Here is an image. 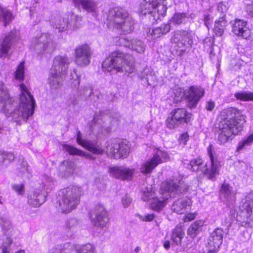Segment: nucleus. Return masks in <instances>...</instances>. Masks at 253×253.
Wrapping results in <instances>:
<instances>
[{
    "mask_svg": "<svg viewBox=\"0 0 253 253\" xmlns=\"http://www.w3.org/2000/svg\"><path fill=\"white\" fill-rule=\"evenodd\" d=\"M21 94L18 103L10 97L7 87L0 83V111L7 117H11L17 124L26 122L29 117L34 113L36 102L27 87L20 85Z\"/></svg>",
    "mask_w": 253,
    "mask_h": 253,
    "instance_id": "1",
    "label": "nucleus"
},
{
    "mask_svg": "<svg viewBox=\"0 0 253 253\" xmlns=\"http://www.w3.org/2000/svg\"><path fill=\"white\" fill-rule=\"evenodd\" d=\"M102 68L106 71L130 74L134 69V60L123 52H112L102 62Z\"/></svg>",
    "mask_w": 253,
    "mask_h": 253,
    "instance_id": "2",
    "label": "nucleus"
},
{
    "mask_svg": "<svg viewBox=\"0 0 253 253\" xmlns=\"http://www.w3.org/2000/svg\"><path fill=\"white\" fill-rule=\"evenodd\" d=\"M107 19L109 27L121 34H129L134 29V21L124 8H112L109 11Z\"/></svg>",
    "mask_w": 253,
    "mask_h": 253,
    "instance_id": "3",
    "label": "nucleus"
},
{
    "mask_svg": "<svg viewBox=\"0 0 253 253\" xmlns=\"http://www.w3.org/2000/svg\"><path fill=\"white\" fill-rule=\"evenodd\" d=\"M210 157V162L203 165V162L201 158L197 157L191 160H183L182 161L183 166L192 171H202L204 174L207 175L209 179L215 180V176L218 174L219 162L214 158L211 151H208Z\"/></svg>",
    "mask_w": 253,
    "mask_h": 253,
    "instance_id": "4",
    "label": "nucleus"
},
{
    "mask_svg": "<svg viewBox=\"0 0 253 253\" xmlns=\"http://www.w3.org/2000/svg\"><path fill=\"white\" fill-rule=\"evenodd\" d=\"M223 120L219 124L224 131H228L233 136L237 135L243 129L245 117L242 112L235 108H228L221 112Z\"/></svg>",
    "mask_w": 253,
    "mask_h": 253,
    "instance_id": "5",
    "label": "nucleus"
},
{
    "mask_svg": "<svg viewBox=\"0 0 253 253\" xmlns=\"http://www.w3.org/2000/svg\"><path fill=\"white\" fill-rule=\"evenodd\" d=\"M82 189L76 185H71L60 191L59 210L63 213H69L76 208L80 203Z\"/></svg>",
    "mask_w": 253,
    "mask_h": 253,
    "instance_id": "6",
    "label": "nucleus"
},
{
    "mask_svg": "<svg viewBox=\"0 0 253 253\" xmlns=\"http://www.w3.org/2000/svg\"><path fill=\"white\" fill-rule=\"evenodd\" d=\"M236 218L242 226H253V192L248 194L242 200Z\"/></svg>",
    "mask_w": 253,
    "mask_h": 253,
    "instance_id": "7",
    "label": "nucleus"
},
{
    "mask_svg": "<svg viewBox=\"0 0 253 253\" xmlns=\"http://www.w3.org/2000/svg\"><path fill=\"white\" fill-rule=\"evenodd\" d=\"M187 190V187L179 186L173 180L163 182L161 185V196H159V210L167 203L169 197H176Z\"/></svg>",
    "mask_w": 253,
    "mask_h": 253,
    "instance_id": "8",
    "label": "nucleus"
},
{
    "mask_svg": "<svg viewBox=\"0 0 253 253\" xmlns=\"http://www.w3.org/2000/svg\"><path fill=\"white\" fill-rule=\"evenodd\" d=\"M192 114L185 109H175L169 114L167 121V126L174 128L180 125L188 123L190 121Z\"/></svg>",
    "mask_w": 253,
    "mask_h": 253,
    "instance_id": "9",
    "label": "nucleus"
},
{
    "mask_svg": "<svg viewBox=\"0 0 253 253\" xmlns=\"http://www.w3.org/2000/svg\"><path fill=\"white\" fill-rule=\"evenodd\" d=\"M31 48L38 54H42L44 52L53 50L54 46L49 35L43 33L39 37L33 39Z\"/></svg>",
    "mask_w": 253,
    "mask_h": 253,
    "instance_id": "10",
    "label": "nucleus"
},
{
    "mask_svg": "<svg viewBox=\"0 0 253 253\" xmlns=\"http://www.w3.org/2000/svg\"><path fill=\"white\" fill-rule=\"evenodd\" d=\"M107 151L114 159L126 158L129 153L130 147L125 141L114 140L106 146Z\"/></svg>",
    "mask_w": 253,
    "mask_h": 253,
    "instance_id": "11",
    "label": "nucleus"
},
{
    "mask_svg": "<svg viewBox=\"0 0 253 253\" xmlns=\"http://www.w3.org/2000/svg\"><path fill=\"white\" fill-rule=\"evenodd\" d=\"M205 94V90L201 86H190L185 91L187 106L190 109L195 108Z\"/></svg>",
    "mask_w": 253,
    "mask_h": 253,
    "instance_id": "12",
    "label": "nucleus"
},
{
    "mask_svg": "<svg viewBox=\"0 0 253 253\" xmlns=\"http://www.w3.org/2000/svg\"><path fill=\"white\" fill-rule=\"evenodd\" d=\"M91 51L90 46L87 44L78 46L75 49V63L80 66H85L90 62Z\"/></svg>",
    "mask_w": 253,
    "mask_h": 253,
    "instance_id": "13",
    "label": "nucleus"
},
{
    "mask_svg": "<svg viewBox=\"0 0 253 253\" xmlns=\"http://www.w3.org/2000/svg\"><path fill=\"white\" fill-rule=\"evenodd\" d=\"M158 0H144L141 3L140 11L141 14H150V20L153 23L158 20Z\"/></svg>",
    "mask_w": 253,
    "mask_h": 253,
    "instance_id": "14",
    "label": "nucleus"
},
{
    "mask_svg": "<svg viewBox=\"0 0 253 253\" xmlns=\"http://www.w3.org/2000/svg\"><path fill=\"white\" fill-rule=\"evenodd\" d=\"M223 230L220 228L215 229L209 237L206 248L210 253H214L219 248L223 241Z\"/></svg>",
    "mask_w": 253,
    "mask_h": 253,
    "instance_id": "15",
    "label": "nucleus"
},
{
    "mask_svg": "<svg viewBox=\"0 0 253 253\" xmlns=\"http://www.w3.org/2000/svg\"><path fill=\"white\" fill-rule=\"evenodd\" d=\"M77 141L79 144L94 154L102 155L105 152L101 145L96 141L83 139L80 130H77Z\"/></svg>",
    "mask_w": 253,
    "mask_h": 253,
    "instance_id": "16",
    "label": "nucleus"
},
{
    "mask_svg": "<svg viewBox=\"0 0 253 253\" xmlns=\"http://www.w3.org/2000/svg\"><path fill=\"white\" fill-rule=\"evenodd\" d=\"M19 32L15 29L12 30L5 37L0 44V57L6 55L11 45L19 40Z\"/></svg>",
    "mask_w": 253,
    "mask_h": 253,
    "instance_id": "17",
    "label": "nucleus"
},
{
    "mask_svg": "<svg viewBox=\"0 0 253 253\" xmlns=\"http://www.w3.org/2000/svg\"><path fill=\"white\" fill-rule=\"evenodd\" d=\"M69 62V59L67 56H56L54 59L53 65L50 72L65 75Z\"/></svg>",
    "mask_w": 253,
    "mask_h": 253,
    "instance_id": "18",
    "label": "nucleus"
},
{
    "mask_svg": "<svg viewBox=\"0 0 253 253\" xmlns=\"http://www.w3.org/2000/svg\"><path fill=\"white\" fill-rule=\"evenodd\" d=\"M135 169L125 167H114L109 169V172L113 177L122 180H130L132 178Z\"/></svg>",
    "mask_w": 253,
    "mask_h": 253,
    "instance_id": "19",
    "label": "nucleus"
},
{
    "mask_svg": "<svg viewBox=\"0 0 253 253\" xmlns=\"http://www.w3.org/2000/svg\"><path fill=\"white\" fill-rule=\"evenodd\" d=\"M232 32L238 37L247 39L251 36V30L247 27V22L236 19L232 24Z\"/></svg>",
    "mask_w": 253,
    "mask_h": 253,
    "instance_id": "20",
    "label": "nucleus"
},
{
    "mask_svg": "<svg viewBox=\"0 0 253 253\" xmlns=\"http://www.w3.org/2000/svg\"><path fill=\"white\" fill-rule=\"evenodd\" d=\"M171 41L174 43H180L186 47H190L193 44L191 34L185 30L175 31Z\"/></svg>",
    "mask_w": 253,
    "mask_h": 253,
    "instance_id": "21",
    "label": "nucleus"
},
{
    "mask_svg": "<svg viewBox=\"0 0 253 253\" xmlns=\"http://www.w3.org/2000/svg\"><path fill=\"white\" fill-rule=\"evenodd\" d=\"M45 194L40 189H35L29 194L28 203L33 207H38L45 201Z\"/></svg>",
    "mask_w": 253,
    "mask_h": 253,
    "instance_id": "22",
    "label": "nucleus"
},
{
    "mask_svg": "<svg viewBox=\"0 0 253 253\" xmlns=\"http://www.w3.org/2000/svg\"><path fill=\"white\" fill-rule=\"evenodd\" d=\"M236 192L228 184L223 183L220 189V196L223 197L224 201L229 207L233 205L236 201Z\"/></svg>",
    "mask_w": 253,
    "mask_h": 253,
    "instance_id": "23",
    "label": "nucleus"
},
{
    "mask_svg": "<svg viewBox=\"0 0 253 253\" xmlns=\"http://www.w3.org/2000/svg\"><path fill=\"white\" fill-rule=\"evenodd\" d=\"M111 119H107L102 124V120L99 118L95 116L91 123V127L93 130L96 126H100L103 128L104 129H106L107 131H110L112 128H115L118 125V120L116 118L110 120Z\"/></svg>",
    "mask_w": 253,
    "mask_h": 253,
    "instance_id": "24",
    "label": "nucleus"
},
{
    "mask_svg": "<svg viewBox=\"0 0 253 253\" xmlns=\"http://www.w3.org/2000/svg\"><path fill=\"white\" fill-rule=\"evenodd\" d=\"M109 221L107 211L103 207H100L96 212L95 217L92 219V224L100 228L105 227Z\"/></svg>",
    "mask_w": 253,
    "mask_h": 253,
    "instance_id": "25",
    "label": "nucleus"
},
{
    "mask_svg": "<svg viewBox=\"0 0 253 253\" xmlns=\"http://www.w3.org/2000/svg\"><path fill=\"white\" fill-rule=\"evenodd\" d=\"M141 198L144 201L149 202L151 209L158 211V199L156 197L155 193L152 191V188L150 190L146 188L144 190Z\"/></svg>",
    "mask_w": 253,
    "mask_h": 253,
    "instance_id": "26",
    "label": "nucleus"
},
{
    "mask_svg": "<svg viewBox=\"0 0 253 253\" xmlns=\"http://www.w3.org/2000/svg\"><path fill=\"white\" fill-rule=\"evenodd\" d=\"M75 164L70 160L63 161L59 167V175L62 177L70 176L75 170Z\"/></svg>",
    "mask_w": 253,
    "mask_h": 253,
    "instance_id": "27",
    "label": "nucleus"
},
{
    "mask_svg": "<svg viewBox=\"0 0 253 253\" xmlns=\"http://www.w3.org/2000/svg\"><path fill=\"white\" fill-rule=\"evenodd\" d=\"M121 42H124V46L127 47L138 53H143L145 49V45L140 40L133 39L130 41L125 39H121Z\"/></svg>",
    "mask_w": 253,
    "mask_h": 253,
    "instance_id": "28",
    "label": "nucleus"
},
{
    "mask_svg": "<svg viewBox=\"0 0 253 253\" xmlns=\"http://www.w3.org/2000/svg\"><path fill=\"white\" fill-rule=\"evenodd\" d=\"M77 7L81 6L88 12L95 13L97 9V3L93 0H72Z\"/></svg>",
    "mask_w": 253,
    "mask_h": 253,
    "instance_id": "29",
    "label": "nucleus"
},
{
    "mask_svg": "<svg viewBox=\"0 0 253 253\" xmlns=\"http://www.w3.org/2000/svg\"><path fill=\"white\" fill-rule=\"evenodd\" d=\"M64 76L54 72H49L48 84L50 87L52 89H59L63 85Z\"/></svg>",
    "mask_w": 253,
    "mask_h": 253,
    "instance_id": "30",
    "label": "nucleus"
},
{
    "mask_svg": "<svg viewBox=\"0 0 253 253\" xmlns=\"http://www.w3.org/2000/svg\"><path fill=\"white\" fill-rule=\"evenodd\" d=\"M158 164V156L156 154L150 160L142 164L140 168V172L144 174L150 173Z\"/></svg>",
    "mask_w": 253,
    "mask_h": 253,
    "instance_id": "31",
    "label": "nucleus"
},
{
    "mask_svg": "<svg viewBox=\"0 0 253 253\" xmlns=\"http://www.w3.org/2000/svg\"><path fill=\"white\" fill-rule=\"evenodd\" d=\"M63 148L64 150L68 152L70 155H76L79 156H84L87 159L91 160H95V158L89 153H87L84 151L77 149L71 145L64 144Z\"/></svg>",
    "mask_w": 253,
    "mask_h": 253,
    "instance_id": "32",
    "label": "nucleus"
},
{
    "mask_svg": "<svg viewBox=\"0 0 253 253\" xmlns=\"http://www.w3.org/2000/svg\"><path fill=\"white\" fill-rule=\"evenodd\" d=\"M51 24L53 28L58 29L59 32H63L67 30L69 22L66 18L56 15L51 20Z\"/></svg>",
    "mask_w": 253,
    "mask_h": 253,
    "instance_id": "33",
    "label": "nucleus"
},
{
    "mask_svg": "<svg viewBox=\"0 0 253 253\" xmlns=\"http://www.w3.org/2000/svg\"><path fill=\"white\" fill-rule=\"evenodd\" d=\"M189 205L188 200L179 199L173 203L171 206V210L178 214H182L186 211Z\"/></svg>",
    "mask_w": 253,
    "mask_h": 253,
    "instance_id": "34",
    "label": "nucleus"
},
{
    "mask_svg": "<svg viewBox=\"0 0 253 253\" xmlns=\"http://www.w3.org/2000/svg\"><path fill=\"white\" fill-rule=\"evenodd\" d=\"M185 235L184 231L181 226L177 225L172 232L171 238L172 242L177 246H180L182 244V240Z\"/></svg>",
    "mask_w": 253,
    "mask_h": 253,
    "instance_id": "35",
    "label": "nucleus"
},
{
    "mask_svg": "<svg viewBox=\"0 0 253 253\" xmlns=\"http://www.w3.org/2000/svg\"><path fill=\"white\" fill-rule=\"evenodd\" d=\"M204 224V221L200 220L194 222L189 227L187 234L192 238H195L202 231Z\"/></svg>",
    "mask_w": 253,
    "mask_h": 253,
    "instance_id": "36",
    "label": "nucleus"
},
{
    "mask_svg": "<svg viewBox=\"0 0 253 253\" xmlns=\"http://www.w3.org/2000/svg\"><path fill=\"white\" fill-rule=\"evenodd\" d=\"M227 25V21L223 14L219 17L218 20H216L214 23V31L216 35L221 36L224 33V29Z\"/></svg>",
    "mask_w": 253,
    "mask_h": 253,
    "instance_id": "37",
    "label": "nucleus"
},
{
    "mask_svg": "<svg viewBox=\"0 0 253 253\" xmlns=\"http://www.w3.org/2000/svg\"><path fill=\"white\" fill-rule=\"evenodd\" d=\"M74 88L77 89L79 93V95H81V98L85 100H89L94 93L93 87L89 85L82 86L81 88L78 87V88Z\"/></svg>",
    "mask_w": 253,
    "mask_h": 253,
    "instance_id": "38",
    "label": "nucleus"
},
{
    "mask_svg": "<svg viewBox=\"0 0 253 253\" xmlns=\"http://www.w3.org/2000/svg\"><path fill=\"white\" fill-rule=\"evenodd\" d=\"M14 19V16L11 11L4 8L0 14V22L3 23V25L5 27Z\"/></svg>",
    "mask_w": 253,
    "mask_h": 253,
    "instance_id": "39",
    "label": "nucleus"
},
{
    "mask_svg": "<svg viewBox=\"0 0 253 253\" xmlns=\"http://www.w3.org/2000/svg\"><path fill=\"white\" fill-rule=\"evenodd\" d=\"M72 246L69 243L58 245L51 249L48 253H70Z\"/></svg>",
    "mask_w": 253,
    "mask_h": 253,
    "instance_id": "40",
    "label": "nucleus"
},
{
    "mask_svg": "<svg viewBox=\"0 0 253 253\" xmlns=\"http://www.w3.org/2000/svg\"><path fill=\"white\" fill-rule=\"evenodd\" d=\"M219 131L218 136V143L220 145L224 144L227 142L229 139H232L233 135L229 133L228 131H224L221 126H218Z\"/></svg>",
    "mask_w": 253,
    "mask_h": 253,
    "instance_id": "41",
    "label": "nucleus"
},
{
    "mask_svg": "<svg viewBox=\"0 0 253 253\" xmlns=\"http://www.w3.org/2000/svg\"><path fill=\"white\" fill-rule=\"evenodd\" d=\"M80 75L78 73L77 70L74 69L70 73V81L71 87L78 88L80 84Z\"/></svg>",
    "mask_w": 253,
    "mask_h": 253,
    "instance_id": "42",
    "label": "nucleus"
},
{
    "mask_svg": "<svg viewBox=\"0 0 253 253\" xmlns=\"http://www.w3.org/2000/svg\"><path fill=\"white\" fill-rule=\"evenodd\" d=\"M15 158L14 155L11 153L3 152L0 154V165L6 166L12 162Z\"/></svg>",
    "mask_w": 253,
    "mask_h": 253,
    "instance_id": "43",
    "label": "nucleus"
},
{
    "mask_svg": "<svg viewBox=\"0 0 253 253\" xmlns=\"http://www.w3.org/2000/svg\"><path fill=\"white\" fill-rule=\"evenodd\" d=\"M234 96L240 101H253V92L241 91L235 93Z\"/></svg>",
    "mask_w": 253,
    "mask_h": 253,
    "instance_id": "44",
    "label": "nucleus"
},
{
    "mask_svg": "<svg viewBox=\"0 0 253 253\" xmlns=\"http://www.w3.org/2000/svg\"><path fill=\"white\" fill-rule=\"evenodd\" d=\"M81 98V95H79L78 91L77 89H75L74 92L68 96L67 101L69 104L75 106L79 104Z\"/></svg>",
    "mask_w": 253,
    "mask_h": 253,
    "instance_id": "45",
    "label": "nucleus"
},
{
    "mask_svg": "<svg viewBox=\"0 0 253 253\" xmlns=\"http://www.w3.org/2000/svg\"><path fill=\"white\" fill-rule=\"evenodd\" d=\"M253 142V132L246 138L239 142L237 150L240 151L250 146Z\"/></svg>",
    "mask_w": 253,
    "mask_h": 253,
    "instance_id": "46",
    "label": "nucleus"
},
{
    "mask_svg": "<svg viewBox=\"0 0 253 253\" xmlns=\"http://www.w3.org/2000/svg\"><path fill=\"white\" fill-rule=\"evenodd\" d=\"M11 223L9 220L6 217L0 215V227L3 234H6L11 228Z\"/></svg>",
    "mask_w": 253,
    "mask_h": 253,
    "instance_id": "47",
    "label": "nucleus"
},
{
    "mask_svg": "<svg viewBox=\"0 0 253 253\" xmlns=\"http://www.w3.org/2000/svg\"><path fill=\"white\" fill-rule=\"evenodd\" d=\"M24 75V62H21L18 66L15 72V78L16 80H22Z\"/></svg>",
    "mask_w": 253,
    "mask_h": 253,
    "instance_id": "48",
    "label": "nucleus"
},
{
    "mask_svg": "<svg viewBox=\"0 0 253 253\" xmlns=\"http://www.w3.org/2000/svg\"><path fill=\"white\" fill-rule=\"evenodd\" d=\"M78 253H96V252L92 244H87L82 246L78 250Z\"/></svg>",
    "mask_w": 253,
    "mask_h": 253,
    "instance_id": "49",
    "label": "nucleus"
},
{
    "mask_svg": "<svg viewBox=\"0 0 253 253\" xmlns=\"http://www.w3.org/2000/svg\"><path fill=\"white\" fill-rule=\"evenodd\" d=\"M187 17V14L185 13L182 12L175 13L173 15L172 19L174 23L176 24H180L182 22L183 20Z\"/></svg>",
    "mask_w": 253,
    "mask_h": 253,
    "instance_id": "50",
    "label": "nucleus"
},
{
    "mask_svg": "<svg viewBox=\"0 0 253 253\" xmlns=\"http://www.w3.org/2000/svg\"><path fill=\"white\" fill-rule=\"evenodd\" d=\"M71 25H73L74 28H79L80 25V22H81L82 20V17L76 15H74L73 13L71 15Z\"/></svg>",
    "mask_w": 253,
    "mask_h": 253,
    "instance_id": "51",
    "label": "nucleus"
},
{
    "mask_svg": "<svg viewBox=\"0 0 253 253\" xmlns=\"http://www.w3.org/2000/svg\"><path fill=\"white\" fill-rule=\"evenodd\" d=\"M78 226V221L75 218H71L66 223V227L69 231H73Z\"/></svg>",
    "mask_w": 253,
    "mask_h": 253,
    "instance_id": "52",
    "label": "nucleus"
},
{
    "mask_svg": "<svg viewBox=\"0 0 253 253\" xmlns=\"http://www.w3.org/2000/svg\"><path fill=\"white\" fill-rule=\"evenodd\" d=\"M12 240L11 238L7 237L6 241L2 244L1 246V253H9L8 248L11 244Z\"/></svg>",
    "mask_w": 253,
    "mask_h": 253,
    "instance_id": "53",
    "label": "nucleus"
},
{
    "mask_svg": "<svg viewBox=\"0 0 253 253\" xmlns=\"http://www.w3.org/2000/svg\"><path fill=\"white\" fill-rule=\"evenodd\" d=\"M136 216L142 221L150 222L154 219L155 215L153 213H152L148 214L145 216H143L139 213H137L136 214Z\"/></svg>",
    "mask_w": 253,
    "mask_h": 253,
    "instance_id": "54",
    "label": "nucleus"
},
{
    "mask_svg": "<svg viewBox=\"0 0 253 253\" xmlns=\"http://www.w3.org/2000/svg\"><path fill=\"white\" fill-rule=\"evenodd\" d=\"M30 15L31 17V19L35 25L37 24L38 23L40 22L41 20V16L39 14H38L37 12L33 11L32 9H30Z\"/></svg>",
    "mask_w": 253,
    "mask_h": 253,
    "instance_id": "55",
    "label": "nucleus"
},
{
    "mask_svg": "<svg viewBox=\"0 0 253 253\" xmlns=\"http://www.w3.org/2000/svg\"><path fill=\"white\" fill-rule=\"evenodd\" d=\"M227 9L228 8L225 4H224L222 2L219 3L217 6V10L219 14V17L223 14L225 16L226 14L225 13L227 11Z\"/></svg>",
    "mask_w": 253,
    "mask_h": 253,
    "instance_id": "56",
    "label": "nucleus"
},
{
    "mask_svg": "<svg viewBox=\"0 0 253 253\" xmlns=\"http://www.w3.org/2000/svg\"><path fill=\"white\" fill-rule=\"evenodd\" d=\"M12 189L19 195H22L24 191V185L23 184H13Z\"/></svg>",
    "mask_w": 253,
    "mask_h": 253,
    "instance_id": "57",
    "label": "nucleus"
},
{
    "mask_svg": "<svg viewBox=\"0 0 253 253\" xmlns=\"http://www.w3.org/2000/svg\"><path fill=\"white\" fill-rule=\"evenodd\" d=\"M170 29V26L169 23L162 24L161 26L159 27V34H166L169 32Z\"/></svg>",
    "mask_w": 253,
    "mask_h": 253,
    "instance_id": "58",
    "label": "nucleus"
},
{
    "mask_svg": "<svg viewBox=\"0 0 253 253\" xmlns=\"http://www.w3.org/2000/svg\"><path fill=\"white\" fill-rule=\"evenodd\" d=\"M215 106V102L212 100H210L209 101H206L205 106V108L206 110L211 112L213 110Z\"/></svg>",
    "mask_w": 253,
    "mask_h": 253,
    "instance_id": "59",
    "label": "nucleus"
},
{
    "mask_svg": "<svg viewBox=\"0 0 253 253\" xmlns=\"http://www.w3.org/2000/svg\"><path fill=\"white\" fill-rule=\"evenodd\" d=\"M131 201L132 199L129 196L127 195H125L122 198V203L123 205V207L124 208L128 207L131 203Z\"/></svg>",
    "mask_w": 253,
    "mask_h": 253,
    "instance_id": "60",
    "label": "nucleus"
},
{
    "mask_svg": "<svg viewBox=\"0 0 253 253\" xmlns=\"http://www.w3.org/2000/svg\"><path fill=\"white\" fill-rule=\"evenodd\" d=\"M169 159V155L166 152L159 150V164L166 162Z\"/></svg>",
    "mask_w": 253,
    "mask_h": 253,
    "instance_id": "61",
    "label": "nucleus"
},
{
    "mask_svg": "<svg viewBox=\"0 0 253 253\" xmlns=\"http://www.w3.org/2000/svg\"><path fill=\"white\" fill-rule=\"evenodd\" d=\"M19 171L23 173L28 172V165L27 162L23 159L21 163V166L19 168Z\"/></svg>",
    "mask_w": 253,
    "mask_h": 253,
    "instance_id": "62",
    "label": "nucleus"
},
{
    "mask_svg": "<svg viewBox=\"0 0 253 253\" xmlns=\"http://www.w3.org/2000/svg\"><path fill=\"white\" fill-rule=\"evenodd\" d=\"M192 246V241L190 239H187L186 242L185 243V241L183 242L180 247L184 251H187L188 249L191 248Z\"/></svg>",
    "mask_w": 253,
    "mask_h": 253,
    "instance_id": "63",
    "label": "nucleus"
},
{
    "mask_svg": "<svg viewBox=\"0 0 253 253\" xmlns=\"http://www.w3.org/2000/svg\"><path fill=\"white\" fill-rule=\"evenodd\" d=\"M189 139V135L187 133H182L179 137V140L180 143L183 144V145H185L186 144L187 141Z\"/></svg>",
    "mask_w": 253,
    "mask_h": 253,
    "instance_id": "64",
    "label": "nucleus"
}]
</instances>
